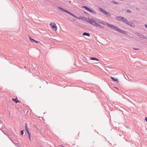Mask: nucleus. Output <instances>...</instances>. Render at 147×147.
<instances>
[{
    "instance_id": "nucleus-7",
    "label": "nucleus",
    "mask_w": 147,
    "mask_h": 147,
    "mask_svg": "<svg viewBox=\"0 0 147 147\" xmlns=\"http://www.w3.org/2000/svg\"><path fill=\"white\" fill-rule=\"evenodd\" d=\"M29 39H30V41L32 42H34L36 43H39V42L33 39L32 38H31L30 37H29Z\"/></svg>"
},
{
    "instance_id": "nucleus-30",
    "label": "nucleus",
    "mask_w": 147,
    "mask_h": 147,
    "mask_svg": "<svg viewBox=\"0 0 147 147\" xmlns=\"http://www.w3.org/2000/svg\"><path fill=\"white\" fill-rule=\"evenodd\" d=\"M127 13H129V12H130V11L129 10H128L127 11Z\"/></svg>"
},
{
    "instance_id": "nucleus-19",
    "label": "nucleus",
    "mask_w": 147,
    "mask_h": 147,
    "mask_svg": "<svg viewBox=\"0 0 147 147\" xmlns=\"http://www.w3.org/2000/svg\"><path fill=\"white\" fill-rule=\"evenodd\" d=\"M115 26H114L113 25H111L110 27L114 29V28Z\"/></svg>"
},
{
    "instance_id": "nucleus-10",
    "label": "nucleus",
    "mask_w": 147,
    "mask_h": 147,
    "mask_svg": "<svg viewBox=\"0 0 147 147\" xmlns=\"http://www.w3.org/2000/svg\"><path fill=\"white\" fill-rule=\"evenodd\" d=\"M83 36H90V34L89 33L84 32V33L83 34Z\"/></svg>"
},
{
    "instance_id": "nucleus-33",
    "label": "nucleus",
    "mask_w": 147,
    "mask_h": 147,
    "mask_svg": "<svg viewBox=\"0 0 147 147\" xmlns=\"http://www.w3.org/2000/svg\"><path fill=\"white\" fill-rule=\"evenodd\" d=\"M134 49H135V50H138V49H136V48Z\"/></svg>"
},
{
    "instance_id": "nucleus-11",
    "label": "nucleus",
    "mask_w": 147,
    "mask_h": 147,
    "mask_svg": "<svg viewBox=\"0 0 147 147\" xmlns=\"http://www.w3.org/2000/svg\"><path fill=\"white\" fill-rule=\"evenodd\" d=\"M83 20L89 23L90 20L88 19H87V18L84 17V19H83Z\"/></svg>"
},
{
    "instance_id": "nucleus-15",
    "label": "nucleus",
    "mask_w": 147,
    "mask_h": 147,
    "mask_svg": "<svg viewBox=\"0 0 147 147\" xmlns=\"http://www.w3.org/2000/svg\"><path fill=\"white\" fill-rule=\"evenodd\" d=\"M127 24L131 26H132V23L131 22H129L128 21Z\"/></svg>"
},
{
    "instance_id": "nucleus-29",
    "label": "nucleus",
    "mask_w": 147,
    "mask_h": 147,
    "mask_svg": "<svg viewBox=\"0 0 147 147\" xmlns=\"http://www.w3.org/2000/svg\"><path fill=\"white\" fill-rule=\"evenodd\" d=\"M145 120L147 122V117H145Z\"/></svg>"
},
{
    "instance_id": "nucleus-16",
    "label": "nucleus",
    "mask_w": 147,
    "mask_h": 147,
    "mask_svg": "<svg viewBox=\"0 0 147 147\" xmlns=\"http://www.w3.org/2000/svg\"><path fill=\"white\" fill-rule=\"evenodd\" d=\"M123 22L127 24V22H128V21L126 19H125L124 20Z\"/></svg>"
},
{
    "instance_id": "nucleus-21",
    "label": "nucleus",
    "mask_w": 147,
    "mask_h": 147,
    "mask_svg": "<svg viewBox=\"0 0 147 147\" xmlns=\"http://www.w3.org/2000/svg\"><path fill=\"white\" fill-rule=\"evenodd\" d=\"M102 24L103 25H107V22H102Z\"/></svg>"
},
{
    "instance_id": "nucleus-35",
    "label": "nucleus",
    "mask_w": 147,
    "mask_h": 147,
    "mask_svg": "<svg viewBox=\"0 0 147 147\" xmlns=\"http://www.w3.org/2000/svg\"><path fill=\"white\" fill-rule=\"evenodd\" d=\"M60 9H63V8H60Z\"/></svg>"
},
{
    "instance_id": "nucleus-9",
    "label": "nucleus",
    "mask_w": 147,
    "mask_h": 147,
    "mask_svg": "<svg viewBox=\"0 0 147 147\" xmlns=\"http://www.w3.org/2000/svg\"><path fill=\"white\" fill-rule=\"evenodd\" d=\"M111 78L114 81H116L117 82H118V80L117 79L115 78L114 77H111Z\"/></svg>"
},
{
    "instance_id": "nucleus-27",
    "label": "nucleus",
    "mask_w": 147,
    "mask_h": 147,
    "mask_svg": "<svg viewBox=\"0 0 147 147\" xmlns=\"http://www.w3.org/2000/svg\"><path fill=\"white\" fill-rule=\"evenodd\" d=\"M28 136H29V139L30 141H31V137H30L31 135H28Z\"/></svg>"
},
{
    "instance_id": "nucleus-18",
    "label": "nucleus",
    "mask_w": 147,
    "mask_h": 147,
    "mask_svg": "<svg viewBox=\"0 0 147 147\" xmlns=\"http://www.w3.org/2000/svg\"><path fill=\"white\" fill-rule=\"evenodd\" d=\"M115 26H114L113 25H111L110 27L114 29V28Z\"/></svg>"
},
{
    "instance_id": "nucleus-2",
    "label": "nucleus",
    "mask_w": 147,
    "mask_h": 147,
    "mask_svg": "<svg viewBox=\"0 0 147 147\" xmlns=\"http://www.w3.org/2000/svg\"><path fill=\"white\" fill-rule=\"evenodd\" d=\"M89 23L95 26H96L97 24L95 21L93 19H91L90 20Z\"/></svg>"
},
{
    "instance_id": "nucleus-23",
    "label": "nucleus",
    "mask_w": 147,
    "mask_h": 147,
    "mask_svg": "<svg viewBox=\"0 0 147 147\" xmlns=\"http://www.w3.org/2000/svg\"><path fill=\"white\" fill-rule=\"evenodd\" d=\"M112 3H115V4H117V3L115 2V1H112Z\"/></svg>"
},
{
    "instance_id": "nucleus-20",
    "label": "nucleus",
    "mask_w": 147,
    "mask_h": 147,
    "mask_svg": "<svg viewBox=\"0 0 147 147\" xmlns=\"http://www.w3.org/2000/svg\"><path fill=\"white\" fill-rule=\"evenodd\" d=\"M63 12L68 13L69 11H67L66 10H62Z\"/></svg>"
},
{
    "instance_id": "nucleus-12",
    "label": "nucleus",
    "mask_w": 147,
    "mask_h": 147,
    "mask_svg": "<svg viewBox=\"0 0 147 147\" xmlns=\"http://www.w3.org/2000/svg\"><path fill=\"white\" fill-rule=\"evenodd\" d=\"M88 11L92 13L95 14L96 13V12L95 11H94L93 10H88Z\"/></svg>"
},
{
    "instance_id": "nucleus-32",
    "label": "nucleus",
    "mask_w": 147,
    "mask_h": 147,
    "mask_svg": "<svg viewBox=\"0 0 147 147\" xmlns=\"http://www.w3.org/2000/svg\"><path fill=\"white\" fill-rule=\"evenodd\" d=\"M134 49H135V50H138V49H136V48Z\"/></svg>"
},
{
    "instance_id": "nucleus-13",
    "label": "nucleus",
    "mask_w": 147,
    "mask_h": 147,
    "mask_svg": "<svg viewBox=\"0 0 147 147\" xmlns=\"http://www.w3.org/2000/svg\"><path fill=\"white\" fill-rule=\"evenodd\" d=\"M96 26L97 27L101 28H104V27L103 26H101L100 25L98 24H97V23L96 24Z\"/></svg>"
},
{
    "instance_id": "nucleus-25",
    "label": "nucleus",
    "mask_w": 147,
    "mask_h": 147,
    "mask_svg": "<svg viewBox=\"0 0 147 147\" xmlns=\"http://www.w3.org/2000/svg\"><path fill=\"white\" fill-rule=\"evenodd\" d=\"M27 133H28V135H31V134L30 133L29 131V130H26Z\"/></svg>"
},
{
    "instance_id": "nucleus-1",
    "label": "nucleus",
    "mask_w": 147,
    "mask_h": 147,
    "mask_svg": "<svg viewBox=\"0 0 147 147\" xmlns=\"http://www.w3.org/2000/svg\"><path fill=\"white\" fill-rule=\"evenodd\" d=\"M49 25L51 26L52 29L54 31H56L57 30V27L55 23H51L49 24Z\"/></svg>"
},
{
    "instance_id": "nucleus-26",
    "label": "nucleus",
    "mask_w": 147,
    "mask_h": 147,
    "mask_svg": "<svg viewBox=\"0 0 147 147\" xmlns=\"http://www.w3.org/2000/svg\"><path fill=\"white\" fill-rule=\"evenodd\" d=\"M25 128L26 130H28V127L27 125H26V126H25Z\"/></svg>"
},
{
    "instance_id": "nucleus-31",
    "label": "nucleus",
    "mask_w": 147,
    "mask_h": 147,
    "mask_svg": "<svg viewBox=\"0 0 147 147\" xmlns=\"http://www.w3.org/2000/svg\"><path fill=\"white\" fill-rule=\"evenodd\" d=\"M145 26L147 28V25H145Z\"/></svg>"
},
{
    "instance_id": "nucleus-17",
    "label": "nucleus",
    "mask_w": 147,
    "mask_h": 147,
    "mask_svg": "<svg viewBox=\"0 0 147 147\" xmlns=\"http://www.w3.org/2000/svg\"><path fill=\"white\" fill-rule=\"evenodd\" d=\"M68 13H69V14L70 15L73 16H74V17H76V16L74 15V14H72V13H71L69 12Z\"/></svg>"
},
{
    "instance_id": "nucleus-34",
    "label": "nucleus",
    "mask_w": 147,
    "mask_h": 147,
    "mask_svg": "<svg viewBox=\"0 0 147 147\" xmlns=\"http://www.w3.org/2000/svg\"><path fill=\"white\" fill-rule=\"evenodd\" d=\"M142 36H143L141 35V36H140L141 37H142Z\"/></svg>"
},
{
    "instance_id": "nucleus-36",
    "label": "nucleus",
    "mask_w": 147,
    "mask_h": 147,
    "mask_svg": "<svg viewBox=\"0 0 147 147\" xmlns=\"http://www.w3.org/2000/svg\"><path fill=\"white\" fill-rule=\"evenodd\" d=\"M24 67L25 68H26V66H25Z\"/></svg>"
},
{
    "instance_id": "nucleus-6",
    "label": "nucleus",
    "mask_w": 147,
    "mask_h": 147,
    "mask_svg": "<svg viewBox=\"0 0 147 147\" xmlns=\"http://www.w3.org/2000/svg\"><path fill=\"white\" fill-rule=\"evenodd\" d=\"M100 10L101 11V12L103 13L105 15H106L108 16V15H109V13L108 12L105 11V10Z\"/></svg>"
},
{
    "instance_id": "nucleus-28",
    "label": "nucleus",
    "mask_w": 147,
    "mask_h": 147,
    "mask_svg": "<svg viewBox=\"0 0 147 147\" xmlns=\"http://www.w3.org/2000/svg\"><path fill=\"white\" fill-rule=\"evenodd\" d=\"M110 24L107 23V26L110 27Z\"/></svg>"
},
{
    "instance_id": "nucleus-8",
    "label": "nucleus",
    "mask_w": 147,
    "mask_h": 147,
    "mask_svg": "<svg viewBox=\"0 0 147 147\" xmlns=\"http://www.w3.org/2000/svg\"><path fill=\"white\" fill-rule=\"evenodd\" d=\"M90 59L91 60H96L97 61H99V60L98 59H97L95 57H91L90 58Z\"/></svg>"
},
{
    "instance_id": "nucleus-22",
    "label": "nucleus",
    "mask_w": 147,
    "mask_h": 147,
    "mask_svg": "<svg viewBox=\"0 0 147 147\" xmlns=\"http://www.w3.org/2000/svg\"><path fill=\"white\" fill-rule=\"evenodd\" d=\"M82 8H84L86 9H90L87 8L86 7V6H82Z\"/></svg>"
},
{
    "instance_id": "nucleus-3",
    "label": "nucleus",
    "mask_w": 147,
    "mask_h": 147,
    "mask_svg": "<svg viewBox=\"0 0 147 147\" xmlns=\"http://www.w3.org/2000/svg\"><path fill=\"white\" fill-rule=\"evenodd\" d=\"M113 29L123 33L124 34L125 33L124 31L121 30L119 28L116 26H115Z\"/></svg>"
},
{
    "instance_id": "nucleus-5",
    "label": "nucleus",
    "mask_w": 147,
    "mask_h": 147,
    "mask_svg": "<svg viewBox=\"0 0 147 147\" xmlns=\"http://www.w3.org/2000/svg\"><path fill=\"white\" fill-rule=\"evenodd\" d=\"M12 100L16 103H18L20 102V101L18 100V99L17 97L15 99L12 98Z\"/></svg>"
},
{
    "instance_id": "nucleus-4",
    "label": "nucleus",
    "mask_w": 147,
    "mask_h": 147,
    "mask_svg": "<svg viewBox=\"0 0 147 147\" xmlns=\"http://www.w3.org/2000/svg\"><path fill=\"white\" fill-rule=\"evenodd\" d=\"M116 19L117 20L120 21H123L124 19V18L123 17L120 16L117 17Z\"/></svg>"
},
{
    "instance_id": "nucleus-14",
    "label": "nucleus",
    "mask_w": 147,
    "mask_h": 147,
    "mask_svg": "<svg viewBox=\"0 0 147 147\" xmlns=\"http://www.w3.org/2000/svg\"><path fill=\"white\" fill-rule=\"evenodd\" d=\"M75 17L76 18H77L79 20H80V19H82L83 20L84 18V17H80L78 18V17H77L76 16V17Z\"/></svg>"
},
{
    "instance_id": "nucleus-24",
    "label": "nucleus",
    "mask_w": 147,
    "mask_h": 147,
    "mask_svg": "<svg viewBox=\"0 0 147 147\" xmlns=\"http://www.w3.org/2000/svg\"><path fill=\"white\" fill-rule=\"evenodd\" d=\"M24 130H22L21 131V134L22 135H23L24 134Z\"/></svg>"
}]
</instances>
